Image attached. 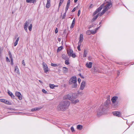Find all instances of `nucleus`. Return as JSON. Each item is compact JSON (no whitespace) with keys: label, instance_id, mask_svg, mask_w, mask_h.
Wrapping results in <instances>:
<instances>
[{"label":"nucleus","instance_id":"1","mask_svg":"<svg viewBox=\"0 0 134 134\" xmlns=\"http://www.w3.org/2000/svg\"><path fill=\"white\" fill-rule=\"evenodd\" d=\"M70 104V102L68 100L61 102L57 107L58 110L64 111L67 109Z\"/></svg>","mask_w":134,"mask_h":134},{"label":"nucleus","instance_id":"2","mask_svg":"<svg viewBox=\"0 0 134 134\" xmlns=\"http://www.w3.org/2000/svg\"><path fill=\"white\" fill-rule=\"evenodd\" d=\"M108 107L107 106L102 104L98 109L97 111V115L100 117L102 115L107 113L108 110Z\"/></svg>","mask_w":134,"mask_h":134},{"label":"nucleus","instance_id":"3","mask_svg":"<svg viewBox=\"0 0 134 134\" xmlns=\"http://www.w3.org/2000/svg\"><path fill=\"white\" fill-rule=\"evenodd\" d=\"M76 96H75L74 94H68L65 96L63 97L64 99H69L71 101H73L76 98Z\"/></svg>","mask_w":134,"mask_h":134},{"label":"nucleus","instance_id":"4","mask_svg":"<svg viewBox=\"0 0 134 134\" xmlns=\"http://www.w3.org/2000/svg\"><path fill=\"white\" fill-rule=\"evenodd\" d=\"M104 4H102L93 13V15H94L97 13L99 12L104 7Z\"/></svg>","mask_w":134,"mask_h":134},{"label":"nucleus","instance_id":"5","mask_svg":"<svg viewBox=\"0 0 134 134\" xmlns=\"http://www.w3.org/2000/svg\"><path fill=\"white\" fill-rule=\"evenodd\" d=\"M77 78L76 76L72 77L69 80V84L70 85L72 84L73 83L76 82Z\"/></svg>","mask_w":134,"mask_h":134},{"label":"nucleus","instance_id":"6","mask_svg":"<svg viewBox=\"0 0 134 134\" xmlns=\"http://www.w3.org/2000/svg\"><path fill=\"white\" fill-rule=\"evenodd\" d=\"M105 2L106 3L105 5L104 4V6L107 7L109 9H110L112 7V3H111L110 0H106Z\"/></svg>","mask_w":134,"mask_h":134},{"label":"nucleus","instance_id":"7","mask_svg":"<svg viewBox=\"0 0 134 134\" xmlns=\"http://www.w3.org/2000/svg\"><path fill=\"white\" fill-rule=\"evenodd\" d=\"M42 64L44 72L45 73H47L48 71V68L46 64L45 63L43 62Z\"/></svg>","mask_w":134,"mask_h":134},{"label":"nucleus","instance_id":"8","mask_svg":"<svg viewBox=\"0 0 134 134\" xmlns=\"http://www.w3.org/2000/svg\"><path fill=\"white\" fill-rule=\"evenodd\" d=\"M15 95L16 97H18L19 100H21L22 99V95L20 92L16 91L15 93Z\"/></svg>","mask_w":134,"mask_h":134},{"label":"nucleus","instance_id":"9","mask_svg":"<svg viewBox=\"0 0 134 134\" xmlns=\"http://www.w3.org/2000/svg\"><path fill=\"white\" fill-rule=\"evenodd\" d=\"M109 9L108 8L105 6L104 7V8L102 10V12L100 13V16H101L103 15Z\"/></svg>","mask_w":134,"mask_h":134},{"label":"nucleus","instance_id":"10","mask_svg":"<svg viewBox=\"0 0 134 134\" xmlns=\"http://www.w3.org/2000/svg\"><path fill=\"white\" fill-rule=\"evenodd\" d=\"M85 84L86 82L85 81H82L81 84L80 89L83 90L85 86Z\"/></svg>","mask_w":134,"mask_h":134},{"label":"nucleus","instance_id":"11","mask_svg":"<svg viewBox=\"0 0 134 134\" xmlns=\"http://www.w3.org/2000/svg\"><path fill=\"white\" fill-rule=\"evenodd\" d=\"M113 114L114 115L118 117H120L121 115L120 112L118 111L113 112Z\"/></svg>","mask_w":134,"mask_h":134},{"label":"nucleus","instance_id":"12","mask_svg":"<svg viewBox=\"0 0 134 134\" xmlns=\"http://www.w3.org/2000/svg\"><path fill=\"white\" fill-rule=\"evenodd\" d=\"M83 34H81L80 35V37L79 38V41L78 43H81L83 41Z\"/></svg>","mask_w":134,"mask_h":134},{"label":"nucleus","instance_id":"13","mask_svg":"<svg viewBox=\"0 0 134 134\" xmlns=\"http://www.w3.org/2000/svg\"><path fill=\"white\" fill-rule=\"evenodd\" d=\"M92 62H91L89 63L87 62L86 64V67L89 68H90L92 67Z\"/></svg>","mask_w":134,"mask_h":134},{"label":"nucleus","instance_id":"14","mask_svg":"<svg viewBox=\"0 0 134 134\" xmlns=\"http://www.w3.org/2000/svg\"><path fill=\"white\" fill-rule=\"evenodd\" d=\"M110 102V99H107L106 100L104 103L103 104L108 107L109 105Z\"/></svg>","mask_w":134,"mask_h":134},{"label":"nucleus","instance_id":"15","mask_svg":"<svg viewBox=\"0 0 134 134\" xmlns=\"http://www.w3.org/2000/svg\"><path fill=\"white\" fill-rule=\"evenodd\" d=\"M28 22L27 21H26V22L24 23V28L26 32L27 31V27L28 26Z\"/></svg>","mask_w":134,"mask_h":134},{"label":"nucleus","instance_id":"16","mask_svg":"<svg viewBox=\"0 0 134 134\" xmlns=\"http://www.w3.org/2000/svg\"><path fill=\"white\" fill-rule=\"evenodd\" d=\"M51 0H47V3L46 7L47 8H49L51 6Z\"/></svg>","mask_w":134,"mask_h":134},{"label":"nucleus","instance_id":"17","mask_svg":"<svg viewBox=\"0 0 134 134\" xmlns=\"http://www.w3.org/2000/svg\"><path fill=\"white\" fill-rule=\"evenodd\" d=\"M118 97L117 96H114L111 99V101L113 103H114L117 99Z\"/></svg>","mask_w":134,"mask_h":134},{"label":"nucleus","instance_id":"18","mask_svg":"<svg viewBox=\"0 0 134 134\" xmlns=\"http://www.w3.org/2000/svg\"><path fill=\"white\" fill-rule=\"evenodd\" d=\"M42 108V107H36L32 109L31 110V111L32 112L36 110H38L41 109Z\"/></svg>","mask_w":134,"mask_h":134},{"label":"nucleus","instance_id":"19","mask_svg":"<svg viewBox=\"0 0 134 134\" xmlns=\"http://www.w3.org/2000/svg\"><path fill=\"white\" fill-rule=\"evenodd\" d=\"M14 70L16 72L18 75H19L20 74L19 69L17 66H15Z\"/></svg>","mask_w":134,"mask_h":134},{"label":"nucleus","instance_id":"20","mask_svg":"<svg viewBox=\"0 0 134 134\" xmlns=\"http://www.w3.org/2000/svg\"><path fill=\"white\" fill-rule=\"evenodd\" d=\"M94 72H97L98 73L101 72L99 70V68L96 67L94 68Z\"/></svg>","mask_w":134,"mask_h":134},{"label":"nucleus","instance_id":"21","mask_svg":"<svg viewBox=\"0 0 134 134\" xmlns=\"http://www.w3.org/2000/svg\"><path fill=\"white\" fill-rule=\"evenodd\" d=\"M73 52V51L72 49H70L69 50H67V53L69 56H71V54Z\"/></svg>","mask_w":134,"mask_h":134},{"label":"nucleus","instance_id":"22","mask_svg":"<svg viewBox=\"0 0 134 134\" xmlns=\"http://www.w3.org/2000/svg\"><path fill=\"white\" fill-rule=\"evenodd\" d=\"M8 93L9 95L11 97V98H14L15 96H14L12 92H10L9 91H8Z\"/></svg>","mask_w":134,"mask_h":134},{"label":"nucleus","instance_id":"23","mask_svg":"<svg viewBox=\"0 0 134 134\" xmlns=\"http://www.w3.org/2000/svg\"><path fill=\"white\" fill-rule=\"evenodd\" d=\"M36 0H26V2L27 3H33L36 2Z\"/></svg>","mask_w":134,"mask_h":134},{"label":"nucleus","instance_id":"24","mask_svg":"<svg viewBox=\"0 0 134 134\" xmlns=\"http://www.w3.org/2000/svg\"><path fill=\"white\" fill-rule=\"evenodd\" d=\"M75 18H74L72 21V22L71 24V25L70 27V28L72 29L74 27V26L75 25Z\"/></svg>","mask_w":134,"mask_h":134},{"label":"nucleus","instance_id":"25","mask_svg":"<svg viewBox=\"0 0 134 134\" xmlns=\"http://www.w3.org/2000/svg\"><path fill=\"white\" fill-rule=\"evenodd\" d=\"M87 54V51L86 49H84L83 54V58H85V57H86Z\"/></svg>","mask_w":134,"mask_h":134},{"label":"nucleus","instance_id":"26","mask_svg":"<svg viewBox=\"0 0 134 134\" xmlns=\"http://www.w3.org/2000/svg\"><path fill=\"white\" fill-rule=\"evenodd\" d=\"M99 16H100V13H98L96 16L94 17L93 18V20L94 21H95L97 19V18Z\"/></svg>","mask_w":134,"mask_h":134},{"label":"nucleus","instance_id":"27","mask_svg":"<svg viewBox=\"0 0 134 134\" xmlns=\"http://www.w3.org/2000/svg\"><path fill=\"white\" fill-rule=\"evenodd\" d=\"M83 128L82 126L80 125H77V129L79 130H81Z\"/></svg>","mask_w":134,"mask_h":134},{"label":"nucleus","instance_id":"28","mask_svg":"<svg viewBox=\"0 0 134 134\" xmlns=\"http://www.w3.org/2000/svg\"><path fill=\"white\" fill-rule=\"evenodd\" d=\"M63 70L64 73H66L68 71V69L66 67H64L63 68Z\"/></svg>","mask_w":134,"mask_h":134},{"label":"nucleus","instance_id":"29","mask_svg":"<svg viewBox=\"0 0 134 134\" xmlns=\"http://www.w3.org/2000/svg\"><path fill=\"white\" fill-rule=\"evenodd\" d=\"M86 33L87 35H90L92 34V30H88L87 31Z\"/></svg>","mask_w":134,"mask_h":134},{"label":"nucleus","instance_id":"30","mask_svg":"<svg viewBox=\"0 0 134 134\" xmlns=\"http://www.w3.org/2000/svg\"><path fill=\"white\" fill-rule=\"evenodd\" d=\"M4 103L8 105H11L12 104V103L11 102H9L8 100L6 99H5V101Z\"/></svg>","mask_w":134,"mask_h":134},{"label":"nucleus","instance_id":"31","mask_svg":"<svg viewBox=\"0 0 134 134\" xmlns=\"http://www.w3.org/2000/svg\"><path fill=\"white\" fill-rule=\"evenodd\" d=\"M8 53L10 60H12V59H13V57L12 54H11V52L10 51L8 52Z\"/></svg>","mask_w":134,"mask_h":134},{"label":"nucleus","instance_id":"32","mask_svg":"<svg viewBox=\"0 0 134 134\" xmlns=\"http://www.w3.org/2000/svg\"><path fill=\"white\" fill-rule=\"evenodd\" d=\"M19 37H18L17 38L15 42L14 43V46H16V45L17 44L18 42L19 41Z\"/></svg>","mask_w":134,"mask_h":134},{"label":"nucleus","instance_id":"33","mask_svg":"<svg viewBox=\"0 0 134 134\" xmlns=\"http://www.w3.org/2000/svg\"><path fill=\"white\" fill-rule=\"evenodd\" d=\"M50 87L52 89L54 88L55 87L57 86L56 85H54L53 84H50L49 85Z\"/></svg>","mask_w":134,"mask_h":134},{"label":"nucleus","instance_id":"34","mask_svg":"<svg viewBox=\"0 0 134 134\" xmlns=\"http://www.w3.org/2000/svg\"><path fill=\"white\" fill-rule=\"evenodd\" d=\"M62 58L64 60H66L67 59V57L65 55L63 54L62 55Z\"/></svg>","mask_w":134,"mask_h":134},{"label":"nucleus","instance_id":"35","mask_svg":"<svg viewBox=\"0 0 134 134\" xmlns=\"http://www.w3.org/2000/svg\"><path fill=\"white\" fill-rule=\"evenodd\" d=\"M73 85H72V88H76L77 86V84L76 82L73 83Z\"/></svg>","mask_w":134,"mask_h":134},{"label":"nucleus","instance_id":"36","mask_svg":"<svg viewBox=\"0 0 134 134\" xmlns=\"http://www.w3.org/2000/svg\"><path fill=\"white\" fill-rule=\"evenodd\" d=\"M100 26L95 29L94 31H93V35L94 34L97 32V30L99 29Z\"/></svg>","mask_w":134,"mask_h":134},{"label":"nucleus","instance_id":"37","mask_svg":"<svg viewBox=\"0 0 134 134\" xmlns=\"http://www.w3.org/2000/svg\"><path fill=\"white\" fill-rule=\"evenodd\" d=\"M78 45L77 47V49L79 51H81V50L80 49V47L81 45V43H78Z\"/></svg>","mask_w":134,"mask_h":134},{"label":"nucleus","instance_id":"38","mask_svg":"<svg viewBox=\"0 0 134 134\" xmlns=\"http://www.w3.org/2000/svg\"><path fill=\"white\" fill-rule=\"evenodd\" d=\"M63 2L60 1V2L59 3V4L58 8V11H59V8L60 7L61 5L62 4Z\"/></svg>","mask_w":134,"mask_h":134},{"label":"nucleus","instance_id":"39","mask_svg":"<svg viewBox=\"0 0 134 134\" xmlns=\"http://www.w3.org/2000/svg\"><path fill=\"white\" fill-rule=\"evenodd\" d=\"M63 48V47L62 46H61L59 47L57 49V52H59Z\"/></svg>","mask_w":134,"mask_h":134},{"label":"nucleus","instance_id":"40","mask_svg":"<svg viewBox=\"0 0 134 134\" xmlns=\"http://www.w3.org/2000/svg\"><path fill=\"white\" fill-rule=\"evenodd\" d=\"M32 27V24H30V25L29 26V27H28L30 31H31Z\"/></svg>","mask_w":134,"mask_h":134},{"label":"nucleus","instance_id":"41","mask_svg":"<svg viewBox=\"0 0 134 134\" xmlns=\"http://www.w3.org/2000/svg\"><path fill=\"white\" fill-rule=\"evenodd\" d=\"M73 103L75 104L76 103L79 102V100L78 99L76 100H75L72 101Z\"/></svg>","mask_w":134,"mask_h":134},{"label":"nucleus","instance_id":"42","mask_svg":"<svg viewBox=\"0 0 134 134\" xmlns=\"http://www.w3.org/2000/svg\"><path fill=\"white\" fill-rule=\"evenodd\" d=\"M51 65L52 66L54 67H56L58 66V65H57V64H54L52 63L51 64Z\"/></svg>","mask_w":134,"mask_h":134},{"label":"nucleus","instance_id":"43","mask_svg":"<svg viewBox=\"0 0 134 134\" xmlns=\"http://www.w3.org/2000/svg\"><path fill=\"white\" fill-rule=\"evenodd\" d=\"M65 63L66 65H68L69 64V60H66L65 61Z\"/></svg>","mask_w":134,"mask_h":134},{"label":"nucleus","instance_id":"44","mask_svg":"<svg viewBox=\"0 0 134 134\" xmlns=\"http://www.w3.org/2000/svg\"><path fill=\"white\" fill-rule=\"evenodd\" d=\"M70 0H68V1L66 6H68L69 7L70 4Z\"/></svg>","mask_w":134,"mask_h":134},{"label":"nucleus","instance_id":"45","mask_svg":"<svg viewBox=\"0 0 134 134\" xmlns=\"http://www.w3.org/2000/svg\"><path fill=\"white\" fill-rule=\"evenodd\" d=\"M66 12H65V13L63 15V16L62 18V19H65V17L66 16Z\"/></svg>","mask_w":134,"mask_h":134},{"label":"nucleus","instance_id":"46","mask_svg":"<svg viewBox=\"0 0 134 134\" xmlns=\"http://www.w3.org/2000/svg\"><path fill=\"white\" fill-rule=\"evenodd\" d=\"M71 55L73 58H75L76 56V55L75 53H72L71 54Z\"/></svg>","mask_w":134,"mask_h":134},{"label":"nucleus","instance_id":"47","mask_svg":"<svg viewBox=\"0 0 134 134\" xmlns=\"http://www.w3.org/2000/svg\"><path fill=\"white\" fill-rule=\"evenodd\" d=\"M71 129L72 132H74L75 131L74 128V127L72 126L71 127Z\"/></svg>","mask_w":134,"mask_h":134},{"label":"nucleus","instance_id":"48","mask_svg":"<svg viewBox=\"0 0 134 134\" xmlns=\"http://www.w3.org/2000/svg\"><path fill=\"white\" fill-rule=\"evenodd\" d=\"M5 101V99H0V102H2L4 103Z\"/></svg>","mask_w":134,"mask_h":134},{"label":"nucleus","instance_id":"49","mask_svg":"<svg viewBox=\"0 0 134 134\" xmlns=\"http://www.w3.org/2000/svg\"><path fill=\"white\" fill-rule=\"evenodd\" d=\"M42 92L46 94L47 93V91H46V90L44 89H42Z\"/></svg>","mask_w":134,"mask_h":134},{"label":"nucleus","instance_id":"50","mask_svg":"<svg viewBox=\"0 0 134 134\" xmlns=\"http://www.w3.org/2000/svg\"><path fill=\"white\" fill-rule=\"evenodd\" d=\"M69 7L68 6H66V7L65 9V12H66V13L67 11V10H68Z\"/></svg>","mask_w":134,"mask_h":134},{"label":"nucleus","instance_id":"51","mask_svg":"<svg viewBox=\"0 0 134 134\" xmlns=\"http://www.w3.org/2000/svg\"><path fill=\"white\" fill-rule=\"evenodd\" d=\"M81 13V11L80 10H79L78 12L77 15L78 16H79Z\"/></svg>","mask_w":134,"mask_h":134},{"label":"nucleus","instance_id":"52","mask_svg":"<svg viewBox=\"0 0 134 134\" xmlns=\"http://www.w3.org/2000/svg\"><path fill=\"white\" fill-rule=\"evenodd\" d=\"M58 32V29L57 28H56V29L55 31V34H57V33Z\"/></svg>","mask_w":134,"mask_h":134},{"label":"nucleus","instance_id":"53","mask_svg":"<svg viewBox=\"0 0 134 134\" xmlns=\"http://www.w3.org/2000/svg\"><path fill=\"white\" fill-rule=\"evenodd\" d=\"M6 60L7 61V62H10L9 59L7 57L6 58Z\"/></svg>","mask_w":134,"mask_h":134},{"label":"nucleus","instance_id":"54","mask_svg":"<svg viewBox=\"0 0 134 134\" xmlns=\"http://www.w3.org/2000/svg\"><path fill=\"white\" fill-rule=\"evenodd\" d=\"M76 10V8H74V9L72 10V12H75V10Z\"/></svg>","mask_w":134,"mask_h":134},{"label":"nucleus","instance_id":"55","mask_svg":"<svg viewBox=\"0 0 134 134\" xmlns=\"http://www.w3.org/2000/svg\"><path fill=\"white\" fill-rule=\"evenodd\" d=\"M18 35L17 34H16L15 36L14 39H15L18 37Z\"/></svg>","mask_w":134,"mask_h":134},{"label":"nucleus","instance_id":"56","mask_svg":"<svg viewBox=\"0 0 134 134\" xmlns=\"http://www.w3.org/2000/svg\"><path fill=\"white\" fill-rule=\"evenodd\" d=\"M120 71H119V70L118 71V74H117V76H119V75L120 74Z\"/></svg>","mask_w":134,"mask_h":134},{"label":"nucleus","instance_id":"57","mask_svg":"<svg viewBox=\"0 0 134 134\" xmlns=\"http://www.w3.org/2000/svg\"><path fill=\"white\" fill-rule=\"evenodd\" d=\"M116 63L117 64H119V65H120L123 64V63H118V62H117Z\"/></svg>","mask_w":134,"mask_h":134},{"label":"nucleus","instance_id":"58","mask_svg":"<svg viewBox=\"0 0 134 134\" xmlns=\"http://www.w3.org/2000/svg\"><path fill=\"white\" fill-rule=\"evenodd\" d=\"M11 62V64L12 65H13V59H12L10 60Z\"/></svg>","mask_w":134,"mask_h":134},{"label":"nucleus","instance_id":"59","mask_svg":"<svg viewBox=\"0 0 134 134\" xmlns=\"http://www.w3.org/2000/svg\"><path fill=\"white\" fill-rule=\"evenodd\" d=\"M22 63L25 66V62L24 60H23L22 62Z\"/></svg>","mask_w":134,"mask_h":134},{"label":"nucleus","instance_id":"60","mask_svg":"<svg viewBox=\"0 0 134 134\" xmlns=\"http://www.w3.org/2000/svg\"><path fill=\"white\" fill-rule=\"evenodd\" d=\"M92 4H91L90 5V7H89V9H91V8L92 7Z\"/></svg>","mask_w":134,"mask_h":134},{"label":"nucleus","instance_id":"61","mask_svg":"<svg viewBox=\"0 0 134 134\" xmlns=\"http://www.w3.org/2000/svg\"><path fill=\"white\" fill-rule=\"evenodd\" d=\"M77 81H78V82L79 83L81 81V80L80 78H78L77 79Z\"/></svg>","mask_w":134,"mask_h":134},{"label":"nucleus","instance_id":"62","mask_svg":"<svg viewBox=\"0 0 134 134\" xmlns=\"http://www.w3.org/2000/svg\"><path fill=\"white\" fill-rule=\"evenodd\" d=\"M9 109L11 111L15 110V109H13V108H10Z\"/></svg>","mask_w":134,"mask_h":134},{"label":"nucleus","instance_id":"63","mask_svg":"<svg viewBox=\"0 0 134 134\" xmlns=\"http://www.w3.org/2000/svg\"><path fill=\"white\" fill-rule=\"evenodd\" d=\"M80 77L81 78H83V79H84V76H83L82 75Z\"/></svg>","mask_w":134,"mask_h":134},{"label":"nucleus","instance_id":"64","mask_svg":"<svg viewBox=\"0 0 134 134\" xmlns=\"http://www.w3.org/2000/svg\"><path fill=\"white\" fill-rule=\"evenodd\" d=\"M38 81L40 83H43V82L40 80H39Z\"/></svg>","mask_w":134,"mask_h":134}]
</instances>
